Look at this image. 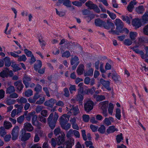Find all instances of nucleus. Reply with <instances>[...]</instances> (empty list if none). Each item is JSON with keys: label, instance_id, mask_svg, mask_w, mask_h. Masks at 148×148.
Masks as SVG:
<instances>
[{"label": "nucleus", "instance_id": "1", "mask_svg": "<svg viewBox=\"0 0 148 148\" xmlns=\"http://www.w3.org/2000/svg\"><path fill=\"white\" fill-rule=\"evenodd\" d=\"M53 114L51 113L47 119L49 126L51 129H53L56 126V123L58 118V114L55 112L53 117Z\"/></svg>", "mask_w": 148, "mask_h": 148}, {"label": "nucleus", "instance_id": "2", "mask_svg": "<svg viewBox=\"0 0 148 148\" xmlns=\"http://www.w3.org/2000/svg\"><path fill=\"white\" fill-rule=\"evenodd\" d=\"M106 22V23L105 22V24H103V27L104 28L107 29H111V30L109 31V32L112 34H117L118 32L113 30L115 29V27L113 23L111 22L110 19L108 20Z\"/></svg>", "mask_w": 148, "mask_h": 148}, {"label": "nucleus", "instance_id": "3", "mask_svg": "<svg viewBox=\"0 0 148 148\" xmlns=\"http://www.w3.org/2000/svg\"><path fill=\"white\" fill-rule=\"evenodd\" d=\"M108 104V101H105L100 102L99 104V106L100 108L102 110V113L103 116L106 117L108 115V114L107 112V108Z\"/></svg>", "mask_w": 148, "mask_h": 148}, {"label": "nucleus", "instance_id": "4", "mask_svg": "<svg viewBox=\"0 0 148 148\" xmlns=\"http://www.w3.org/2000/svg\"><path fill=\"white\" fill-rule=\"evenodd\" d=\"M13 75V73L12 71H9L7 68H4L2 71L0 73V76L3 78L7 77L8 76L12 77Z\"/></svg>", "mask_w": 148, "mask_h": 148}, {"label": "nucleus", "instance_id": "5", "mask_svg": "<svg viewBox=\"0 0 148 148\" xmlns=\"http://www.w3.org/2000/svg\"><path fill=\"white\" fill-rule=\"evenodd\" d=\"M67 108L68 111L74 116L76 115L80 112L78 106H74L71 105L69 107H67Z\"/></svg>", "mask_w": 148, "mask_h": 148}, {"label": "nucleus", "instance_id": "6", "mask_svg": "<svg viewBox=\"0 0 148 148\" xmlns=\"http://www.w3.org/2000/svg\"><path fill=\"white\" fill-rule=\"evenodd\" d=\"M94 103L91 100H88L84 104L85 110L87 112H89L93 108Z\"/></svg>", "mask_w": 148, "mask_h": 148}, {"label": "nucleus", "instance_id": "7", "mask_svg": "<svg viewBox=\"0 0 148 148\" xmlns=\"http://www.w3.org/2000/svg\"><path fill=\"white\" fill-rule=\"evenodd\" d=\"M19 130L18 126H15L13 129L11 133L12 139L13 140H15L17 138L18 135Z\"/></svg>", "mask_w": 148, "mask_h": 148}, {"label": "nucleus", "instance_id": "8", "mask_svg": "<svg viewBox=\"0 0 148 148\" xmlns=\"http://www.w3.org/2000/svg\"><path fill=\"white\" fill-rule=\"evenodd\" d=\"M70 116L67 114H64L62 115L60 119V125L67 123L69 120Z\"/></svg>", "mask_w": 148, "mask_h": 148}, {"label": "nucleus", "instance_id": "9", "mask_svg": "<svg viewBox=\"0 0 148 148\" xmlns=\"http://www.w3.org/2000/svg\"><path fill=\"white\" fill-rule=\"evenodd\" d=\"M31 78L29 76L25 75L23 78V82L26 88L29 87V82L31 80Z\"/></svg>", "mask_w": 148, "mask_h": 148}, {"label": "nucleus", "instance_id": "10", "mask_svg": "<svg viewBox=\"0 0 148 148\" xmlns=\"http://www.w3.org/2000/svg\"><path fill=\"white\" fill-rule=\"evenodd\" d=\"M61 134V135L58 136L57 140V143L58 145L62 144L65 140V134L64 133Z\"/></svg>", "mask_w": 148, "mask_h": 148}, {"label": "nucleus", "instance_id": "11", "mask_svg": "<svg viewBox=\"0 0 148 148\" xmlns=\"http://www.w3.org/2000/svg\"><path fill=\"white\" fill-rule=\"evenodd\" d=\"M115 24L116 26V31H118L123 28V25L122 21L119 19L117 18L115 20Z\"/></svg>", "mask_w": 148, "mask_h": 148}, {"label": "nucleus", "instance_id": "12", "mask_svg": "<svg viewBox=\"0 0 148 148\" xmlns=\"http://www.w3.org/2000/svg\"><path fill=\"white\" fill-rule=\"evenodd\" d=\"M100 82L103 86L108 90H111V88L110 87V82L109 81H106L102 78L100 79Z\"/></svg>", "mask_w": 148, "mask_h": 148}, {"label": "nucleus", "instance_id": "13", "mask_svg": "<svg viewBox=\"0 0 148 148\" xmlns=\"http://www.w3.org/2000/svg\"><path fill=\"white\" fill-rule=\"evenodd\" d=\"M22 136L21 140L23 141H25L28 140L30 137V134L29 133H25V130L22 131Z\"/></svg>", "mask_w": 148, "mask_h": 148}, {"label": "nucleus", "instance_id": "14", "mask_svg": "<svg viewBox=\"0 0 148 148\" xmlns=\"http://www.w3.org/2000/svg\"><path fill=\"white\" fill-rule=\"evenodd\" d=\"M63 3V4L67 7H71V2L69 0H58L56 3L57 5H59L60 3Z\"/></svg>", "mask_w": 148, "mask_h": 148}, {"label": "nucleus", "instance_id": "15", "mask_svg": "<svg viewBox=\"0 0 148 148\" xmlns=\"http://www.w3.org/2000/svg\"><path fill=\"white\" fill-rule=\"evenodd\" d=\"M56 102V101L55 99L51 98L49 100L46 101L44 103V104L46 106L52 107Z\"/></svg>", "mask_w": 148, "mask_h": 148}, {"label": "nucleus", "instance_id": "16", "mask_svg": "<svg viewBox=\"0 0 148 148\" xmlns=\"http://www.w3.org/2000/svg\"><path fill=\"white\" fill-rule=\"evenodd\" d=\"M112 78L115 82H119L121 81L120 76L115 71H114V73L112 74Z\"/></svg>", "mask_w": 148, "mask_h": 148}, {"label": "nucleus", "instance_id": "17", "mask_svg": "<svg viewBox=\"0 0 148 148\" xmlns=\"http://www.w3.org/2000/svg\"><path fill=\"white\" fill-rule=\"evenodd\" d=\"M132 24L136 28L140 27L142 24L140 20L138 18L134 19L132 21Z\"/></svg>", "mask_w": 148, "mask_h": 148}, {"label": "nucleus", "instance_id": "18", "mask_svg": "<svg viewBox=\"0 0 148 148\" xmlns=\"http://www.w3.org/2000/svg\"><path fill=\"white\" fill-rule=\"evenodd\" d=\"M14 85L19 92L22 90L23 86L21 81H18L15 82L14 83Z\"/></svg>", "mask_w": 148, "mask_h": 148}, {"label": "nucleus", "instance_id": "19", "mask_svg": "<svg viewBox=\"0 0 148 148\" xmlns=\"http://www.w3.org/2000/svg\"><path fill=\"white\" fill-rule=\"evenodd\" d=\"M137 47L135 45V46L131 48V49L136 53L139 54L141 55V58L142 59H144L145 56H144V52L136 48Z\"/></svg>", "mask_w": 148, "mask_h": 148}, {"label": "nucleus", "instance_id": "20", "mask_svg": "<svg viewBox=\"0 0 148 148\" xmlns=\"http://www.w3.org/2000/svg\"><path fill=\"white\" fill-rule=\"evenodd\" d=\"M114 122V119L112 117L105 118L103 121V124L107 126H109L111 124V122Z\"/></svg>", "mask_w": 148, "mask_h": 148}, {"label": "nucleus", "instance_id": "21", "mask_svg": "<svg viewBox=\"0 0 148 148\" xmlns=\"http://www.w3.org/2000/svg\"><path fill=\"white\" fill-rule=\"evenodd\" d=\"M74 143V140L73 138H70L66 141L65 144L66 145V148H71L72 146Z\"/></svg>", "mask_w": 148, "mask_h": 148}, {"label": "nucleus", "instance_id": "22", "mask_svg": "<svg viewBox=\"0 0 148 148\" xmlns=\"http://www.w3.org/2000/svg\"><path fill=\"white\" fill-rule=\"evenodd\" d=\"M79 60L78 57L76 56H74V57H72L70 61L71 65H78L79 63Z\"/></svg>", "mask_w": 148, "mask_h": 148}, {"label": "nucleus", "instance_id": "23", "mask_svg": "<svg viewBox=\"0 0 148 148\" xmlns=\"http://www.w3.org/2000/svg\"><path fill=\"white\" fill-rule=\"evenodd\" d=\"M24 128L25 130L29 132L32 131L34 128L31 123H27L24 124Z\"/></svg>", "mask_w": 148, "mask_h": 148}, {"label": "nucleus", "instance_id": "24", "mask_svg": "<svg viewBox=\"0 0 148 148\" xmlns=\"http://www.w3.org/2000/svg\"><path fill=\"white\" fill-rule=\"evenodd\" d=\"M84 66L83 64H80L77 70V72L79 75H82L84 70Z\"/></svg>", "mask_w": 148, "mask_h": 148}, {"label": "nucleus", "instance_id": "25", "mask_svg": "<svg viewBox=\"0 0 148 148\" xmlns=\"http://www.w3.org/2000/svg\"><path fill=\"white\" fill-rule=\"evenodd\" d=\"M137 3L136 1H131L130 3L127 7V10L130 12L132 11L134 7V5H136Z\"/></svg>", "mask_w": 148, "mask_h": 148}, {"label": "nucleus", "instance_id": "26", "mask_svg": "<svg viewBox=\"0 0 148 148\" xmlns=\"http://www.w3.org/2000/svg\"><path fill=\"white\" fill-rule=\"evenodd\" d=\"M95 23L97 26L101 27L102 26H103L104 23L105 24V22L98 18L95 19Z\"/></svg>", "mask_w": 148, "mask_h": 148}, {"label": "nucleus", "instance_id": "27", "mask_svg": "<svg viewBox=\"0 0 148 148\" xmlns=\"http://www.w3.org/2000/svg\"><path fill=\"white\" fill-rule=\"evenodd\" d=\"M118 129L115 127L114 125H112L109 127L107 129L106 132L108 134L112 133L115 131H118Z\"/></svg>", "mask_w": 148, "mask_h": 148}, {"label": "nucleus", "instance_id": "28", "mask_svg": "<svg viewBox=\"0 0 148 148\" xmlns=\"http://www.w3.org/2000/svg\"><path fill=\"white\" fill-rule=\"evenodd\" d=\"M42 66V62L40 60H37V62L34 64V68L35 70L37 71L40 69Z\"/></svg>", "mask_w": 148, "mask_h": 148}, {"label": "nucleus", "instance_id": "29", "mask_svg": "<svg viewBox=\"0 0 148 148\" xmlns=\"http://www.w3.org/2000/svg\"><path fill=\"white\" fill-rule=\"evenodd\" d=\"M15 91V89L13 86H10L6 88V93L7 94H10Z\"/></svg>", "mask_w": 148, "mask_h": 148}, {"label": "nucleus", "instance_id": "30", "mask_svg": "<svg viewBox=\"0 0 148 148\" xmlns=\"http://www.w3.org/2000/svg\"><path fill=\"white\" fill-rule=\"evenodd\" d=\"M3 60L5 62V66L9 67L11 65V62L10 58L8 57H6Z\"/></svg>", "mask_w": 148, "mask_h": 148}, {"label": "nucleus", "instance_id": "31", "mask_svg": "<svg viewBox=\"0 0 148 148\" xmlns=\"http://www.w3.org/2000/svg\"><path fill=\"white\" fill-rule=\"evenodd\" d=\"M137 34L136 32H131L129 34V37L131 40H134L136 38Z\"/></svg>", "mask_w": 148, "mask_h": 148}, {"label": "nucleus", "instance_id": "32", "mask_svg": "<svg viewBox=\"0 0 148 148\" xmlns=\"http://www.w3.org/2000/svg\"><path fill=\"white\" fill-rule=\"evenodd\" d=\"M16 101L19 104L25 103L27 101V99L23 97L17 99Z\"/></svg>", "mask_w": 148, "mask_h": 148}, {"label": "nucleus", "instance_id": "33", "mask_svg": "<svg viewBox=\"0 0 148 148\" xmlns=\"http://www.w3.org/2000/svg\"><path fill=\"white\" fill-rule=\"evenodd\" d=\"M3 126L7 130L9 129L12 127L11 123L9 121H5L3 123Z\"/></svg>", "mask_w": 148, "mask_h": 148}, {"label": "nucleus", "instance_id": "34", "mask_svg": "<svg viewBox=\"0 0 148 148\" xmlns=\"http://www.w3.org/2000/svg\"><path fill=\"white\" fill-rule=\"evenodd\" d=\"M85 5L86 6L88 7L90 9H93V8L95 7V6L96 5L93 3L92 1H90L86 2L85 3Z\"/></svg>", "mask_w": 148, "mask_h": 148}, {"label": "nucleus", "instance_id": "35", "mask_svg": "<svg viewBox=\"0 0 148 148\" xmlns=\"http://www.w3.org/2000/svg\"><path fill=\"white\" fill-rule=\"evenodd\" d=\"M5 103L8 105L10 106L15 103V101L10 98L7 99L5 101Z\"/></svg>", "mask_w": 148, "mask_h": 148}, {"label": "nucleus", "instance_id": "36", "mask_svg": "<svg viewBox=\"0 0 148 148\" xmlns=\"http://www.w3.org/2000/svg\"><path fill=\"white\" fill-rule=\"evenodd\" d=\"M114 108V107L113 104L111 103H110L109 104L108 111L109 114L111 115H112V114Z\"/></svg>", "mask_w": 148, "mask_h": 148}, {"label": "nucleus", "instance_id": "37", "mask_svg": "<svg viewBox=\"0 0 148 148\" xmlns=\"http://www.w3.org/2000/svg\"><path fill=\"white\" fill-rule=\"evenodd\" d=\"M94 98L96 99L97 101H101L105 99L104 96L101 95H96L94 96Z\"/></svg>", "mask_w": 148, "mask_h": 148}, {"label": "nucleus", "instance_id": "38", "mask_svg": "<svg viewBox=\"0 0 148 148\" xmlns=\"http://www.w3.org/2000/svg\"><path fill=\"white\" fill-rule=\"evenodd\" d=\"M121 111L120 109L117 108L116 109L115 117L119 120L121 118Z\"/></svg>", "mask_w": 148, "mask_h": 148}, {"label": "nucleus", "instance_id": "39", "mask_svg": "<svg viewBox=\"0 0 148 148\" xmlns=\"http://www.w3.org/2000/svg\"><path fill=\"white\" fill-rule=\"evenodd\" d=\"M35 114H36L35 111L32 112L28 114L25 118L28 121H30L31 120V117H32Z\"/></svg>", "mask_w": 148, "mask_h": 148}, {"label": "nucleus", "instance_id": "40", "mask_svg": "<svg viewBox=\"0 0 148 148\" xmlns=\"http://www.w3.org/2000/svg\"><path fill=\"white\" fill-rule=\"evenodd\" d=\"M42 87L40 84H37L36 85L34 88V90L36 92V93H39L42 91Z\"/></svg>", "mask_w": 148, "mask_h": 148}, {"label": "nucleus", "instance_id": "41", "mask_svg": "<svg viewBox=\"0 0 148 148\" xmlns=\"http://www.w3.org/2000/svg\"><path fill=\"white\" fill-rule=\"evenodd\" d=\"M62 128L65 130H68L70 128L71 126V124L69 123H65V124H62L60 125Z\"/></svg>", "mask_w": 148, "mask_h": 148}, {"label": "nucleus", "instance_id": "42", "mask_svg": "<svg viewBox=\"0 0 148 148\" xmlns=\"http://www.w3.org/2000/svg\"><path fill=\"white\" fill-rule=\"evenodd\" d=\"M84 99L83 96L80 93H78L77 95L76 99L77 101L81 103Z\"/></svg>", "mask_w": 148, "mask_h": 148}, {"label": "nucleus", "instance_id": "43", "mask_svg": "<svg viewBox=\"0 0 148 148\" xmlns=\"http://www.w3.org/2000/svg\"><path fill=\"white\" fill-rule=\"evenodd\" d=\"M93 70L92 68H90L88 71L84 73L85 76H91L93 75Z\"/></svg>", "mask_w": 148, "mask_h": 148}, {"label": "nucleus", "instance_id": "44", "mask_svg": "<svg viewBox=\"0 0 148 148\" xmlns=\"http://www.w3.org/2000/svg\"><path fill=\"white\" fill-rule=\"evenodd\" d=\"M136 10L138 13H142L144 11V7L143 6H139L136 8Z\"/></svg>", "mask_w": 148, "mask_h": 148}, {"label": "nucleus", "instance_id": "45", "mask_svg": "<svg viewBox=\"0 0 148 148\" xmlns=\"http://www.w3.org/2000/svg\"><path fill=\"white\" fill-rule=\"evenodd\" d=\"M33 95V91L31 89H28L25 92V95L27 97H29Z\"/></svg>", "mask_w": 148, "mask_h": 148}, {"label": "nucleus", "instance_id": "46", "mask_svg": "<svg viewBox=\"0 0 148 148\" xmlns=\"http://www.w3.org/2000/svg\"><path fill=\"white\" fill-rule=\"evenodd\" d=\"M123 28H121V29L118 30V31H116V32H118V34H119V33H123L125 32L126 34H128L129 32V30L126 28H124L122 29Z\"/></svg>", "mask_w": 148, "mask_h": 148}, {"label": "nucleus", "instance_id": "47", "mask_svg": "<svg viewBox=\"0 0 148 148\" xmlns=\"http://www.w3.org/2000/svg\"><path fill=\"white\" fill-rule=\"evenodd\" d=\"M25 119L24 115H22L17 118V121L19 124H21Z\"/></svg>", "mask_w": 148, "mask_h": 148}, {"label": "nucleus", "instance_id": "48", "mask_svg": "<svg viewBox=\"0 0 148 148\" xmlns=\"http://www.w3.org/2000/svg\"><path fill=\"white\" fill-rule=\"evenodd\" d=\"M6 134V132L5 128L3 127H1L0 128V135L3 136Z\"/></svg>", "mask_w": 148, "mask_h": 148}, {"label": "nucleus", "instance_id": "49", "mask_svg": "<svg viewBox=\"0 0 148 148\" xmlns=\"http://www.w3.org/2000/svg\"><path fill=\"white\" fill-rule=\"evenodd\" d=\"M106 128L105 126L103 125H101L98 129V131L101 134H104L106 131Z\"/></svg>", "mask_w": 148, "mask_h": 148}, {"label": "nucleus", "instance_id": "50", "mask_svg": "<svg viewBox=\"0 0 148 148\" xmlns=\"http://www.w3.org/2000/svg\"><path fill=\"white\" fill-rule=\"evenodd\" d=\"M116 140L118 143H120L123 140V134L121 133L120 134L116 136Z\"/></svg>", "mask_w": 148, "mask_h": 148}, {"label": "nucleus", "instance_id": "51", "mask_svg": "<svg viewBox=\"0 0 148 148\" xmlns=\"http://www.w3.org/2000/svg\"><path fill=\"white\" fill-rule=\"evenodd\" d=\"M70 87L69 89L71 94H72L73 93V91H76V87L75 85H72L70 84Z\"/></svg>", "mask_w": 148, "mask_h": 148}, {"label": "nucleus", "instance_id": "52", "mask_svg": "<svg viewBox=\"0 0 148 148\" xmlns=\"http://www.w3.org/2000/svg\"><path fill=\"white\" fill-rule=\"evenodd\" d=\"M45 117L40 115L38 116V120L42 123H45L46 122V120Z\"/></svg>", "mask_w": 148, "mask_h": 148}, {"label": "nucleus", "instance_id": "53", "mask_svg": "<svg viewBox=\"0 0 148 148\" xmlns=\"http://www.w3.org/2000/svg\"><path fill=\"white\" fill-rule=\"evenodd\" d=\"M132 40L129 39H125L124 41V44L127 46H130L132 43Z\"/></svg>", "mask_w": 148, "mask_h": 148}, {"label": "nucleus", "instance_id": "54", "mask_svg": "<svg viewBox=\"0 0 148 148\" xmlns=\"http://www.w3.org/2000/svg\"><path fill=\"white\" fill-rule=\"evenodd\" d=\"M18 61H25L27 59L25 56L24 55H23L21 56H19L18 57Z\"/></svg>", "mask_w": 148, "mask_h": 148}, {"label": "nucleus", "instance_id": "55", "mask_svg": "<svg viewBox=\"0 0 148 148\" xmlns=\"http://www.w3.org/2000/svg\"><path fill=\"white\" fill-rule=\"evenodd\" d=\"M71 56V53L69 51H66L63 53L62 55V57L68 58Z\"/></svg>", "mask_w": 148, "mask_h": 148}, {"label": "nucleus", "instance_id": "56", "mask_svg": "<svg viewBox=\"0 0 148 148\" xmlns=\"http://www.w3.org/2000/svg\"><path fill=\"white\" fill-rule=\"evenodd\" d=\"M82 117L83 121L86 122H88L90 119L89 116L87 114L83 115Z\"/></svg>", "mask_w": 148, "mask_h": 148}, {"label": "nucleus", "instance_id": "57", "mask_svg": "<svg viewBox=\"0 0 148 148\" xmlns=\"http://www.w3.org/2000/svg\"><path fill=\"white\" fill-rule=\"evenodd\" d=\"M64 96L67 97H69L70 93L68 89L67 88H66L64 89Z\"/></svg>", "mask_w": 148, "mask_h": 148}, {"label": "nucleus", "instance_id": "58", "mask_svg": "<svg viewBox=\"0 0 148 148\" xmlns=\"http://www.w3.org/2000/svg\"><path fill=\"white\" fill-rule=\"evenodd\" d=\"M107 14H108L111 18L113 20L116 17V14L113 13H111L108 10L107 11Z\"/></svg>", "mask_w": 148, "mask_h": 148}, {"label": "nucleus", "instance_id": "59", "mask_svg": "<svg viewBox=\"0 0 148 148\" xmlns=\"http://www.w3.org/2000/svg\"><path fill=\"white\" fill-rule=\"evenodd\" d=\"M45 101V98L44 97L40 98L36 102V104L40 105L42 104Z\"/></svg>", "mask_w": 148, "mask_h": 148}, {"label": "nucleus", "instance_id": "60", "mask_svg": "<svg viewBox=\"0 0 148 148\" xmlns=\"http://www.w3.org/2000/svg\"><path fill=\"white\" fill-rule=\"evenodd\" d=\"M11 66L14 69L15 71H17L20 70L21 68L18 66V65L16 64H12L11 65Z\"/></svg>", "mask_w": 148, "mask_h": 148}, {"label": "nucleus", "instance_id": "61", "mask_svg": "<svg viewBox=\"0 0 148 148\" xmlns=\"http://www.w3.org/2000/svg\"><path fill=\"white\" fill-rule=\"evenodd\" d=\"M54 133L56 136H57L60 134H62L60 127H58L55 129L54 130Z\"/></svg>", "mask_w": 148, "mask_h": 148}, {"label": "nucleus", "instance_id": "62", "mask_svg": "<svg viewBox=\"0 0 148 148\" xmlns=\"http://www.w3.org/2000/svg\"><path fill=\"white\" fill-rule=\"evenodd\" d=\"M24 51L25 53L28 57H30L33 55L32 52L31 51L28 50L27 49H25Z\"/></svg>", "mask_w": 148, "mask_h": 148}, {"label": "nucleus", "instance_id": "63", "mask_svg": "<svg viewBox=\"0 0 148 148\" xmlns=\"http://www.w3.org/2000/svg\"><path fill=\"white\" fill-rule=\"evenodd\" d=\"M44 107L42 106H38L36 108V113H38L40 112L43 109Z\"/></svg>", "mask_w": 148, "mask_h": 148}, {"label": "nucleus", "instance_id": "64", "mask_svg": "<svg viewBox=\"0 0 148 148\" xmlns=\"http://www.w3.org/2000/svg\"><path fill=\"white\" fill-rule=\"evenodd\" d=\"M143 33L146 35L148 36V24L145 26L143 29Z\"/></svg>", "mask_w": 148, "mask_h": 148}]
</instances>
